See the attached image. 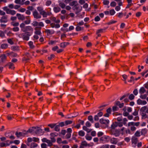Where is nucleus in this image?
<instances>
[{
	"label": "nucleus",
	"mask_w": 148,
	"mask_h": 148,
	"mask_svg": "<svg viewBox=\"0 0 148 148\" xmlns=\"http://www.w3.org/2000/svg\"><path fill=\"white\" fill-rule=\"evenodd\" d=\"M140 113L142 116V118L144 117L146 118L147 117V115L146 113L148 114V107L147 106H144L142 107L140 109Z\"/></svg>",
	"instance_id": "obj_1"
},
{
	"label": "nucleus",
	"mask_w": 148,
	"mask_h": 148,
	"mask_svg": "<svg viewBox=\"0 0 148 148\" xmlns=\"http://www.w3.org/2000/svg\"><path fill=\"white\" fill-rule=\"evenodd\" d=\"M31 34L29 32L25 33H22L18 35V36L20 38H22L24 40H28L29 39V36Z\"/></svg>",
	"instance_id": "obj_2"
},
{
	"label": "nucleus",
	"mask_w": 148,
	"mask_h": 148,
	"mask_svg": "<svg viewBox=\"0 0 148 148\" xmlns=\"http://www.w3.org/2000/svg\"><path fill=\"white\" fill-rule=\"evenodd\" d=\"M72 9L73 10L75 11V13L76 14H77L81 11L82 7L78 4L76 5L73 6L72 8Z\"/></svg>",
	"instance_id": "obj_3"
},
{
	"label": "nucleus",
	"mask_w": 148,
	"mask_h": 148,
	"mask_svg": "<svg viewBox=\"0 0 148 148\" xmlns=\"http://www.w3.org/2000/svg\"><path fill=\"white\" fill-rule=\"evenodd\" d=\"M37 10L40 13V15H42L43 17H45L46 15V12L44 10V8L42 6H38L37 7Z\"/></svg>",
	"instance_id": "obj_4"
},
{
	"label": "nucleus",
	"mask_w": 148,
	"mask_h": 148,
	"mask_svg": "<svg viewBox=\"0 0 148 148\" xmlns=\"http://www.w3.org/2000/svg\"><path fill=\"white\" fill-rule=\"evenodd\" d=\"M34 133L38 135H42L44 132H42V130L39 127H36L35 128V131Z\"/></svg>",
	"instance_id": "obj_5"
},
{
	"label": "nucleus",
	"mask_w": 148,
	"mask_h": 148,
	"mask_svg": "<svg viewBox=\"0 0 148 148\" xmlns=\"http://www.w3.org/2000/svg\"><path fill=\"white\" fill-rule=\"evenodd\" d=\"M42 141L43 142H46L47 143L49 146L51 147L53 145V143H52L51 140L47 139L46 138H43L42 139Z\"/></svg>",
	"instance_id": "obj_6"
},
{
	"label": "nucleus",
	"mask_w": 148,
	"mask_h": 148,
	"mask_svg": "<svg viewBox=\"0 0 148 148\" xmlns=\"http://www.w3.org/2000/svg\"><path fill=\"white\" fill-rule=\"evenodd\" d=\"M33 15L35 18L36 19L40 18H41V16L40 14H39L37 11L36 10L33 12Z\"/></svg>",
	"instance_id": "obj_7"
},
{
	"label": "nucleus",
	"mask_w": 148,
	"mask_h": 148,
	"mask_svg": "<svg viewBox=\"0 0 148 148\" xmlns=\"http://www.w3.org/2000/svg\"><path fill=\"white\" fill-rule=\"evenodd\" d=\"M8 16L7 15L3 16L0 19V21L1 23H5L8 22Z\"/></svg>",
	"instance_id": "obj_8"
},
{
	"label": "nucleus",
	"mask_w": 148,
	"mask_h": 148,
	"mask_svg": "<svg viewBox=\"0 0 148 148\" xmlns=\"http://www.w3.org/2000/svg\"><path fill=\"white\" fill-rule=\"evenodd\" d=\"M18 19L19 20L23 21L25 19V16L19 13H17L16 14Z\"/></svg>",
	"instance_id": "obj_9"
},
{
	"label": "nucleus",
	"mask_w": 148,
	"mask_h": 148,
	"mask_svg": "<svg viewBox=\"0 0 148 148\" xmlns=\"http://www.w3.org/2000/svg\"><path fill=\"white\" fill-rule=\"evenodd\" d=\"M109 137L108 136H104L101 137L100 139V141L101 142L104 143L108 142L107 139Z\"/></svg>",
	"instance_id": "obj_10"
},
{
	"label": "nucleus",
	"mask_w": 148,
	"mask_h": 148,
	"mask_svg": "<svg viewBox=\"0 0 148 148\" xmlns=\"http://www.w3.org/2000/svg\"><path fill=\"white\" fill-rule=\"evenodd\" d=\"M99 122L101 124L106 125L109 123V121L108 120L104 119L102 118L100 119L99 120Z\"/></svg>",
	"instance_id": "obj_11"
},
{
	"label": "nucleus",
	"mask_w": 148,
	"mask_h": 148,
	"mask_svg": "<svg viewBox=\"0 0 148 148\" xmlns=\"http://www.w3.org/2000/svg\"><path fill=\"white\" fill-rule=\"evenodd\" d=\"M137 103L138 105H145L147 103V102L145 100H142L138 99L137 101Z\"/></svg>",
	"instance_id": "obj_12"
},
{
	"label": "nucleus",
	"mask_w": 148,
	"mask_h": 148,
	"mask_svg": "<svg viewBox=\"0 0 148 148\" xmlns=\"http://www.w3.org/2000/svg\"><path fill=\"white\" fill-rule=\"evenodd\" d=\"M111 132L112 134L116 136H118L119 135V131L118 130H112Z\"/></svg>",
	"instance_id": "obj_13"
},
{
	"label": "nucleus",
	"mask_w": 148,
	"mask_h": 148,
	"mask_svg": "<svg viewBox=\"0 0 148 148\" xmlns=\"http://www.w3.org/2000/svg\"><path fill=\"white\" fill-rule=\"evenodd\" d=\"M110 141L112 144H116L118 142V140L116 138H112L110 139Z\"/></svg>",
	"instance_id": "obj_14"
},
{
	"label": "nucleus",
	"mask_w": 148,
	"mask_h": 148,
	"mask_svg": "<svg viewBox=\"0 0 148 148\" xmlns=\"http://www.w3.org/2000/svg\"><path fill=\"white\" fill-rule=\"evenodd\" d=\"M51 136L50 138V139H51V141L52 142V143H54L56 141V139L54 138V136H56L55 135V134L53 133H51L50 134Z\"/></svg>",
	"instance_id": "obj_15"
},
{
	"label": "nucleus",
	"mask_w": 148,
	"mask_h": 148,
	"mask_svg": "<svg viewBox=\"0 0 148 148\" xmlns=\"http://www.w3.org/2000/svg\"><path fill=\"white\" fill-rule=\"evenodd\" d=\"M69 44V42H64L60 43V46L61 48H64L67 45Z\"/></svg>",
	"instance_id": "obj_16"
},
{
	"label": "nucleus",
	"mask_w": 148,
	"mask_h": 148,
	"mask_svg": "<svg viewBox=\"0 0 148 148\" xmlns=\"http://www.w3.org/2000/svg\"><path fill=\"white\" fill-rule=\"evenodd\" d=\"M117 122H115L114 123H113L111 126V131L112 130H114V129L117 127Z\"/></svg>",
	"instance_id": "obj_17"
},
{
	"label": "nucleus",
	"mask_w": 148,
	"mask_h": 148,
	"mask_svg": "<svg viewBox=\"0 0 148 148\" xmlns=\"http://www.w3.org/2000/svg\"><path fill=\"white\" fill-rule=\"evenodd\" d=\"M146 91V90L143 87H142L140 88L139 90V92L140 95H142L144 94Z\"/></svg>",
	"instance_id": "obj_18"
},
{
	"label": "nucleus",
	"mask_w": 148,
	"mask_h": 148,
	"mask_svg": "<svg viewBox=\"0 0 148 148\" xmlns=\"http://www.w3.org/2000/svg\"><path fill=\"white\" fill-rule=\"evenodd\" d=\"M35 128V127H33L31 128H30L27 130V132H29L30 133H34Z\"/></svg>",
	"instance_id": "obj_19"
},
{
	"label": "nucleus",
	"mask_w": 148,
	"mask_h": 148,
	"mask_svg": "<svg viewBox=\"0 0 148 148\" xmlns=\"http://www.w3.org/2000/svg\"><path fill=\"white\" fill-rule=\"evenodd\" d=\"M138 139L135 137H133L132 138V141L133 143L136 145Z\"/></svg>",
	"instance_id": "obj_20"
},
{
	"label": "nucleus",
	"mask_w": 148,
	"mask_h": 148,
	"mask_svg": "<svg viewBox=\"0 0 148 148\" xmlns=\"http://www.w3.org/2000/svg\"><path fill=\"white\" fill-rule=\"evenodd\" d=\"M24 134L23 133V132H16L15 133V135L18 138H19L21 136H23Z\"/></svg>",
	"instance_id": "obj_21"
},
{
	"label": "nucleus",
	"mask_w": 148,
	"mask_h": 148,
	"mask_svg": "<svg viewBox=\"0 0 148 148\" xmlns=\"http://www.w3.org/2000/svg\"><path fill=\"white\" fill-rule=\"evenodd\" d=\"M53 10L55 12L57 13L60 11L61 9L60 8L58 7H56L53 8Z\"/></svg>",
	"instance_id": "obj_22"
},
{
	"label": "nucleus",
	"mask_w": 148,
	"mask_h": 148,
	"mask_svg": "<svg viewBox=\"0 0 148 148\" xmlns=\"http://www.w3.org/2000/svg\"><path fill=\"white\" fill-rule=\"evenodd\" d=\"M83 129L84 130L86 131L88 133L90 132L92 130V129L88 128L86 126H83Z\"/></svg>",
	"instance_id": "obj_23"
},
{
	"label": "nucleus",
	"mask_w": 148,
	"mask_h": 148,
	"mask_svg": "<svg viewBox=\"0 0 148 148\" xmlns=\"http://www.w3.org/2000/svg\"><path fill=\"white\" fill-rule=\"evenodd\" d=\"M37 29V27H36L35 28V30H36V31L34 33L36 35H40L41 34V32L40 30H38Z\"/></svg>",
	"instance_id": "obj_24"
},
{
	"label": "nucleus",
	"mask_w": 148,
	"mask_h": 148,
	"mask_svg": "<svg viewBox=\"0 0 148 148\" xmlns=\"http://www.w3.org/2000/svg\"><path fill=\"white\" fill-rule=\"evenodd\" d=\"M78 4V3L77 1H74L71 2L70 3L69 5L70 6H75V5H76Z\"/></svg>",
	"instance_id": "obj_25"
},
{
	"label": "nucleus",
	"mask_w": 148,
	"mask_h": 148,
	"mask_svg": "<svg viewBox=\"0 0 148 148\" xmlns=\"http://www.w3.org/2000/svg\"><path fill=\"white\" fill-rule=\"evenodd\" d=\"M11 24L14 27H18L19 25V23L18 22H12L11 23Z\"/></svg>",
	"instance_id": "obj_26"
},
{
	"label": "nucleus",
	"mask_w": 148,
	"mask_h": 148,
	"mask_svg": "<svg viewBox=\"0 0 148 148\" xmlns=\"http://www.w3.org/2000/svg\"><path fill=\"white\" fill-rule=\"evenodd\" d=\"M38 146V144L34 143H31L30 147L31 148H34Z\"/></svg>",
	"instance_id": "obj_27"
},
{
	"label": "nucleus",
	"mask_w": 148,
	"mask_h": 148,
	"mask_svg": "<svg viewBox=\"0 0 148 148\" xmlns=\"http://www.w3.org/2000/svg\"><path fill=\"white\" fill-rule=\"evenodd\" d=\"M9 66V68L13 69H14L15 67L14 66V64L12 62H9L8 63Z\"/></svg>",
	"instance_id": "obj_28"
},
{
	"label": "nucleus",
	"mask_w": 148,
	"mask_h": 148,
	"mask_svg": "<svg viewBox=\"0 0 148 148\" xmlns=\"http://www.w3.org/2000/svg\"><path fill=\"white\" fill-rule=\"evenodd\" d=\"M78 134L80 136H84L85 133L83 131L81 130L78 132Z\"/></svg>",
	"instance_id": "obj_29"
},
{
	"label": "nucleus",
	"mask_w": 148,
	"mask_h": 148,
	"mask_svg": "<svg viewBox=\"0 0 148 148\" xmlns=\"http://www.w3.org/2000/svg\"><path fill=\"white\" fill-rule=\"evenodd\" d=\"M8 47V45L7 44H3L1 45V47L3 49H5Z\"/></svg>",
	"instance_id": "obj_30"
},
{
	"label": "nucleus",
	"mask_w": 148,
	"mask_h": 148,
	"mask_svg": "<svg viewBox=\"0 0 148 148\" xmlns=\"http://www.w3.org/2000/svg\"><path fill=\"white\" fill-rule=\"evenodd\" d=\"M59 6L60 7L62 8H64L65 7V5L63 2H60L59 4Z\"/></svg>",
	"instance_id": "obj_31"
},
{
	"label": "nucleus",
	"mask_w": 148,
	"mask_h": 148,
	"mask_svg": "<svg viewBox=\"0 0 148 148\" xmlns=\"http://www.w3.org/2000/svg\"><path fill=\"white\" fill-rule=\"evenodd\" d=\"M12 39L13 38H9L7 39L8 42L11 45H13L14 43V42L13 41Z\"/></svg>",
	"instance_id": "obj_32"
},
{
	"label": "nucleus",
	"mask_w": 148,
	"mask_h": 148,
	"mask_svg": "<svg viewBox=\"0 0 148 148\" xmlns=\"http://www.w3.org/2000/svg\"><path fill=\"white\" fill-rule=\"evenodd\" d=\"M12 29L14 32H18L19 30V28L18 27H14Z\"/></svg>",
	"instance_id": "obj_33"
},
{
	"label": "nucleus",
	"mask_w": 148,
	"mask_h": 148,
	"mask_svg": "<svg viewBox=\"0 0 148 148\" xmlns=\"http://www.w3.org/2000/svg\"><path fill=\"white\" fill-rule=\"evenodd\" d=\"M88 119L89 121H90L92 123H94V121L93 120V117L92 116H89L88 117Z\"/></svg>",
	"instance_id": "obj_34"
},
{
	"label": "nucleus",
	"mask_w": 148,
	"mask_h": 148,
	"mask_svg": "<svg viewBox=\"0 0 148 148\" xmlns=\"http://www.w3.org/2000/svg\"><path fill=\"white\" fill-rule=\"evenodd\" d=\"M76 29L77 31H80V30H83V27H82L79 26L78 25L76 28Z\"/></svg>",
	"instance_id": "obj_35"
},
{
	"label": "nucleus",
	"mask_w": 148,
	"mask_h": 148,
	"mask_svg": "<svg viewBox=\"0 0 148 148\" xmlns=\"http://www.w3.org/2000/svg\"><path fill=\"white\" fill-rule=\"evenodd\" d=\"M88 144L87 142L85 141H84L82 142L81 143V144L80 146H87Z\"/></svg>",
	"instance_id": "obj_36"
},
{
	"label": "nucleus",
	"mask_w": 148,
	"mask_h": 148,
	"mask_svg": "<svg viewBox=\"0 0 148 148\" xmlns=\"http://www.w3.org/2000/svg\"><path fill=\"white\" fill-rule=\"evenodd\" d=\"M6 56L4 54L1 55V60L2 62L5 60Z\"/></svg>",
	"instance_id": "obj_37"
},
{
	"label": "nucleus",
	"mask_w": 148,
	"mask_h": 148,
	"mask_svg": "<svg viewBox=\"0 0 148 148\" xmlns=\"http://www.w3.org/2000/svg\"><path fill=\"white\" fill-rule=\"evenodd\" d=\"M134 95L132 94H130L129 96V99L130 100H132L134 98Z\"/></svg>",
	"instance_id": "obj_38"
},
{
	"label": "nucleus",
	"mask_w": 148,
	"mask_h": 148,
	"mask_svg": "<svg viewBox=\"0 0 148 148\" xmlns=\"http://www.w3.org/2000/svg\"><path fill=\"white\" fill-rule=\"evenodd\" d=\"M5 36V33L4 32L1 30H0V36L2 38L4 37Z\"/></svg>",
	"instance_id": "obj_39"
},
{
	"label": "nucleus",
	"mask_w": 148,
	"mask_h": 148,
	"mask_svg": "<svg viewBox=\"0 0 148 148\" xmlns=\"http://www.w3.org/2000/svg\"><path fill=\"white\" fill-rule=\"evenodd\" d=\"M51 3V1L50 0H47L45 3V5L47 6L50 5Z\"/></svg>",
	"instance_id": "obj_40"
},
{
	"label": "nucleus",
	"mask_w": 148,
	"mask_h": 148,
	"mask_svg": "<svg viewBox=\"0 0 148 148\" xmlns=\"http://www.w3.org/2000/svg\"><path fill=\"white\" fill-rule=\"evenodd\" d=\"M29 45L31 48H34V46L33 45V42L32 41H30L28 43Z\"/></svg>",
	"instance_id": "obj_41"
},
{
	"label": "nucleus",
	"mask_w": 148,
	"mask_h": 148,
	"mask_svg": "<svg viewBox=\"0 0 148 148\" xmlns=\"http://www.w3.org/2000/svg\"><path fill=\"white\" fill-rule=\"evenodd\" d=\"M26 29L27 31L32 30V28L30 26H27L26 27Z\"/></svg>",
	"instance_id": "obj_42"
},
{
	"label": "nucleus",
	"mask_w": 148,
	"mask_h": 148,
	"mask_svg": "<svg viewBox=\"0 0 148 148\" xmlns=\"http://www.w3.org/2000/svg\"><path fill=\"white\" fill-rule=\"evenodd\" d=\"M109 13L111 15H113L115 13V12L114 9H112L110 11Z\"/></svg>",
	"instance_id": "obj_43"
},
{
	"label": "nucleus",
	"mask_w": 148,
	"mask_h": 148,
	"mask_svg": "<svg viewBox=\"0 0 148 148\" xmlns=\"http://www.w3.org/2000/svg\"><path fill=\"white\" fill-rule=\"evenodd\" d=\"M72 123V121L70 120L66 121L65 122V124L66 125H67L69 124H71Z\"/></svg>",
	"instance_id": "obj_44"
},
{
	"label": "nucleus",
	"mask_w": 148,
	"mask_h": 148,
	"mask_svg": "<svg viewBox=\"0 0 148 148\" xmlns=\"http://www.w3.org/2000/svg\"><path fill=\"white\" fill-rule=\"evenodd\" d=\"M147 97V95L146 94H144L143 95H141L140 96V97L143 99H145Z\"/></svg>",
	"instance_id": "obj_45"
},
{
	"label": "nucleus",
	"mask_w": 148,
	"mask_h": 148,
	"mask_svg": "<svg viewBox=\"0 0 148 148\" xmlns=\"http://www.w3.org/2000/svg\"><path fill=\"white\" fill-rule=\"evenodd\" d=\"M59 127V125H58L56 126L54 128L55 130L57 132L59 131H60Z\"/></svg>",
	"instance_id": "obj_46"
},
{
	"label": "nucleus",
	"mask_w": 148,
	"mask_h": 148,
	"mask_svg": "<svg viewBox=\"0 0 148 148\" xmlns=\"http://www.w3.org/2000/svg\"><path fill=\"white\" fill-rule=\"evenodd\" d=\"M11 49L13 51L17 50L18 49V47L17 46H13L11 47Z\"/></svg>",
	"instance_id": "obj_47"
},
{
	"label": "nucleus",
	"mask_w": 148,
	"mask_h": 148,
	"mask_svg": "<svg viewBox=\"0 0 148 148\" xmlns=\"http://www.w3.org/2000/svg\"><path fill=\"white\" fill-rule=\"evenodd\" d=\"M32 25L34 27L38 25V23L36 21H34L32 23Z\"/></svg>",
	"instance_id": "obj_48"
},
{
	"label": "nucleus",
	"mask_w": 148,
	"mask_h": 148,
	"mask_svg": "<svg viewBox=\"0 0 148 148\" xmlns=\"http://www.w3.org/2000/svg\"><path fill=\"white\" fill-rule=\"evenodd\" d=\"M52 24H51V26L52 27H55L56 28H58L60 27V25L59 24H55V26H52Z\"/></svg>",
	"instance_id": "obj_49"
},
{
	"label": "nucleus",
	"mask_w": 148,
	"mask_h": 148,
	"mask_svg": "<svg viewBox=\"0 0 148 148\" xmlns=\"http://www.w3.org/2000/svg\"><path fill=\"white\" fill-rule=\"evenodd\" d=\"M71 134L70 133H67L66 136V138L67 139L70 138L71 137Z\"/></svg>",
	"instance_id": "obj_50"
},
{
	"label": "nucleus",
	"mask_w": 148,
	"mask_h": 148,
	"mask_svg": "<svg viewBox=\"0 0 148 148\" xmlns=\"http://www.w3.org/2000/svg\"><path fill=\"white\" fill-rule=\"evenodd\" d=\"M118 108L116 106H114L112 107V110L113 111H117L118 110Z\"/></svg>",
	"instance_id": "obj_51"
},
{
	"label": "nucleus",
	"mask_w": 148,
	"mask_h": 148,
	"mask_svg": "<svg viewBox=\"0 0 148 148\" xmlns=\"http://www.w3.org/2000/svg\"><path fill=\"white\" fill-rule=\"evenodd\" d=\"M129 113L128 112H127L125 111H125H124V112L123 113V115L124 116H128V115H129Z\"/></svg>",
	"instance_id": "obj_52"
},
{
	"label": "nucleus",
	"mask_w": 148,
	"mask_h": 148,
	"mask_svg": "<svg viewBox=\"0 0 148 148\" xmlns=\"http://www.w3.org/2000/svg\"><path fill=\"white\" fill-rule=\"evenodd\" d=\"M27 141L28 142V143H27V145H29V144L28 143H30L33 141L32 138H27Z\"/></svg>",
	"instance_id": "obj_53"
},
{
	"label": "nucleus",
	"mask_w": 148,
	"mask_h": 148,
	"mask_svg": "<svg viewBox=\"0 0 148 148\" xmlns=\"http://www.w3.org/2000/svg\"><path fill=\"white\" fill-rule=\"evenodd\" d=\"M47 145L46 144L43 143L41 144V147L42 148H46Z\"/></svg>",
	"instance_id": "obj_54"
},
{
	"label": "nucleus",
	"mask_w": 148,
	"mask_h": 148,
	"mask_svg": "<svg viewBox=\"0 0 148 148\" xmlns=\"http://www.w3.org/2000/svg\"><path fill=\"white\" fill-rule=\"evenodd\" d=\"M129 95V94L124 95L121 97L120 98V100H122L123 99H124L125 97H127Z\"/></svg>",
	"instance_id": "obj_55"
},
{
	"label": "nucleus",
	"mask_w": 148,
	"mask_h": 148,
	"mask_svg": "<svg viewBox=\"0 0 148 148\" xmlns=\"http://www.w3.org/2000/svg\"><path fill=\"white\" fill-rule=\"evenodd\" d=\"M85 137H86V139L87 140H91L92 138V137L91 136H88L87 135H86L85 136Z\"/></svg>",
	"instance_id": "obj_56"
},
{
	"label": "nucleus",
	"mask_w": 148,
	"mask_h": 148,
	"mask_svg": "<svg viewBox=\"0 0 148 148\" xmlns=\"http://www.w3.org/2000/svg\"><path fill=\"white\" fill-rule=\"evenodd\" d=\"M134 125V122H129L128 124V127L132 126Z\"/></svg>",
	"instance_id": "obj_57"
},
{
	"label": "nucleus",
	"mask_w": 148,
	"mask_h": 148,
	"mask_svg": "<svg viewBox=\"0 0 148 148\" xmlns=\"http://www.w3.org/2000/svg\"><path fill=\"white\" fill-rule=\"evenodd\" d=\"M117 21H110L108 23H107V24L108 25H111V24H112L113 23H115Z\"/></svg>",
	"instance_id": "obj_58"
},
{
	"label": "nucleus",
	"mask_w": 148,
	"mask_h": 148,
	"mask_svg": "<svg viewBox=\"0 0 148 148\" xmlns=\"http://www.w3.org/2000/svg\"><path fill=\"white\" fill-rule=\"evenodd\" d=\"M86 127H89L91 126V124L89 121H87L86 123Z\"/></svg>",
	"instance_id": "obj_59"
},
{
	"label": "nucleus",
	"mask_w": 148,
	"mask_h": 148,
	"mask_svg": "<svg viewBox=\"0 0 148 148\" xmlns=\"http://www.w3.org/2000/svg\"><path fill=\"white\" fill-rule=\"evenodd\" d=\"M116 5V3L114 1L110 3V6L112 7H114Z\"/></svg>",
	"instance_id": "obj_60"
},
{
	"label": "nucleus",
	"mask_w": 148,
	"mask_h": 148,
	"mask_svg": "<svg viewBox=\"0 0 148 148\" xmlns=\"http://www.w3.org/2000/svg\"><path fill=\"white\" fill-rule=\"evenodd\" d=\"M99 116H98L97 115H95L94 116V119L95 121H97L99 120Z\"/></svg>",
	"instance_id": "obj_61"
},
{
	"label": "nucleus",
	"mask_w": 148,
	"mask_h": 148,
	"mask_svg": "<svg viewBox=\"0 0 148 148\" xmlns=\"http://www.w3.org/2000/svg\"><path fill=\"white\" fill-rule=\"evenodd\" d=\"M100 19L99 17L97 16H96L95 18V20L96 21H99Z\"/></svg>",
	"instance_id": "obj_62"
},
{
	"label": "nucleus",
	"mask_w": 148,
	"mask_h": 148,
	"mask_svg": "<svg viewBox=\"0 0 148 148\" xmlns=\"http://www.w3.org/2000/svg\"><path fill=\"white\" fill-rule=\"evenodd\" d=\"M28 10L29 11H32L34 9V8L32 6H29L27 7Z\"/></svg>",
	"instance_id": "obj_63"
},
{
	"label": "nucleus",
	"mask_w": 148,
	"mask_h": 148,
	"mask_svg": "<svg viewBox=\"0 0 148 148\" xmlns=\"http://www.w3.org/2000/svg\"><path fill=\"white\" fill-rule=\"evenodd\" d=\"M109 147V145H106L102 146L100 148H108Z\"/></svg>",
	"instance_id": "obj_64"
}]
</instances>
